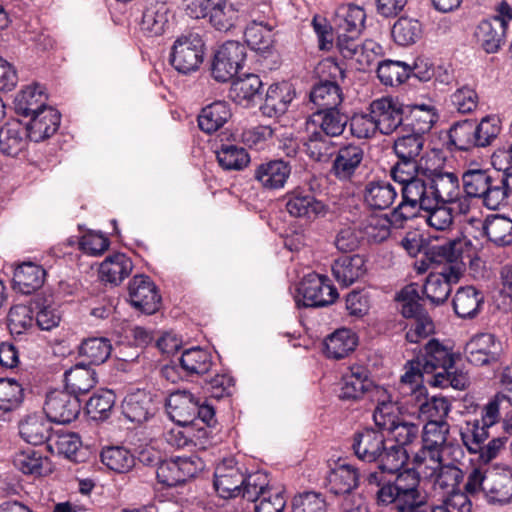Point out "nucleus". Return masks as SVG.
<instances>
[{
	"label": "nucleus",
	"mask_w": 512,
	"mask_h": 512,
	"mask_svg": "<svg viewBox=\"0 0 512 512\" xmlns=\"http://www.w3.org/2000/svg\"><path fill=\"white\" fill-rule=\"evenodd\" d=\"M499 403L496 400L489 401L481 410L480 418L467 420L461 428V440L470 454H478L479 460L488 463L496 458L505 447L508 438L506 436L492 437L491 428L499 421Z\"/></svg>",
	"instance_id": "f257e3e1"
},
{
	"label": "nucleus",
	"mask_w": 512,
	"mask_h": 512,
	"mask_svg": "<svg viewBox=\"0 0 512 512\" xmlns=\"http://www.w3.org/2000/svg\"><path fill=\"white\" fill-rule=\"evenodd\" d=\"M351 449L360 461L376 463L382 472L395 473L404 466L402 448L389 447L384 433L374 428L356 431L351 438Z\"/></svg>",
	"instance_id": "f03ea898"
},
{
	"label": "nucleus",
	"mask_w": 512,
	"mask_h": 512,
	"mask_svg": "<svg viewBox=\"0 0 512 512\" xmlns=\"http://www.w3.org/2000/svg\"><path fill=\"white\" fill-rule=\"evenodd\" d=\"M318 69L320 80L310 91V101L316 110L339 107L343 102V92L338 81L346 78V69L332 57L324 59Z\"/></svg>",
	"instance_id": "7ed1b4c3"
},
{
	"label": "nucleus",
	"mask_w": 512,
	"mask_h": 512,
	"mask_svg": "<svg viewBox=\"0 0 512 512\" xmlns=\"http://www.w3.org/2000/svg\"><path fill=\"white\" fill-rule=\"evenodd\" d=\"M423 183L424 185L422 184L419 190L429 205L432 203H458L460 212L466 213L469 210L455 173L445 172L439 168H429Z\"/></svg>",
	"instance_id": "20e7f679"
},
{
	"label": "nucleus",
	"mask_w": 512,
	"mask_h": 512,
	"mask_svg": "<svg viewBox=\"0 0 512 512\" xmlns=\"http://www.w3.org/2000/svg\"><path fill=\"white\" fill-rule=\"evenodd\" d=\"M205 42L196 32L182 34L174 41L169 54L170 65L183 75L196 72L204 60Z\"/></svg>",
	"instance_id": "39448f33"
},
{
	"label": "nucleus",
	"mask_w": 512,
	"mask_h": 512,
	"mask_svg": "<svg viewBox=\"0 0 512 512\" xmlns=\"http://www.w3.org/2000/svg\"><path fill=\"white\" fill-rule=\"evenodd\" d=\"M338 397L342 401L355 402L364 398L375 400V396L386 397V389L376 385L368 369L361 365L351 366L339 383Z\"/></svg>",
	"instance_id": "423d86ee"
},
{
	"label": "nucleus",
	"mask_w": 512,
	"mask_h": 512,
	"mask_svg": "<svg viewBox=\"0 0 512 512\" xmlns=\"http://www.w3.org/2000/svg\"><path fill=\"white\" fill-rule=\"evenodd\" d=\"M213 365L210 352L200 347H193L182 352L177 361H171L161 369V375L171 382L178 378L188 379L207 374Z\"/></svg>",
	"instance_id": "0eeeda50"
},
{
	"label": "nucleus",
	"mask_w": 512,
	"mask_h": 512,
	"mask_svg": "<svg viewBox=\"0 0 512 512\" xmlns=\"http://www.w3.org/2000/svg\"><path fill=\"white\" fill-rule=\"evenodd\" d=\"M247 57L246 46L238 41L230 40L215 50L210 62L211 77L226 83L233 79L243 68Z\"/></svg>",
	"instance_id": "6e6552de"
},
{
	"label": "nucleus",
	"mask_w": 512,
	"mask_h": 512,
	"mask_svg": "<svg viewBox=\"0 0 512 512\" xmlns=\"http://www.w3.org/2000/svg\"><path fill=\"white\" fill-rule=\"evenodd\" d=\"M338 297L339 293L328 276L312 272L300 282L296 302L298 306L318 308L333 304Z\"/></svg>",
	"instance_id": "1a4fd4ad"
},
{
	"label": "nucleus",
	"mask_w": 512,
	"mask_h": 512,
	"mask_svg": "<svg viewBox=\"0 0 512 512\" xmlns=\"http://www.w3.org/2000/svg\"><path fill=\"white\" fill-rule=\"evenodd\" d=\"M205 468L197 455L163 459L156 469L157 481L165 487H176L196 477Z\"/></svg>",
	"instance_id": "9d476101"
},
{
	"label": "nucleus",
	"mask_w": 512,
	"mask_h": 512,
	"mask_svg": "<svg viewBox=\"0 0 512 512\" xmlns=\"http://www.w3.org/2000/svg\"><path fill=\"white\" fill-rule=\"evenodd\" d=\"M464 353L470 364L496 369L501 364L502 344L494 334L479 333L467 342Z\"/></svg>",
	"instance_id": "9b49d317"
},
{
	"label": "nucleus",
	"mask_w": 512,
	"mask_h": 512,
	"mask_svg": "<svg viewBox=\"0 0 512 512\" xmlns=\"http://www.w3.org/2000/svg\"><path fill=\"white\" fill-rule=\"evenodd\" d=\"M368 111L373 115L378 132L382 135H390L400 128L403 132L405 120V106L392 97H382L373 100Z\"/></svg>",
	"instance_id": "f8f14e48"
},
{
	"label": "nucleus",
	"mask_w": 512,
	"mask_h": 512,
	"mask_svg": "<svg viewBox=\"0 0 512 512\" xmlns=\"http://www.w3.org/2000/svg\"><path fill=\"white\" fill-rule=\"evenodd\" d=\"M246 467L235 458H224L214 471L213 485L216 492L224 499L239 497L244 482Z\"/></svg>",
	"instance_id": "ddd939ff"
},
{
	"label": "nucleus",
	"mask_w": 512,
	"mask_h": 512,
	"mask_svg": "<svg viewBox=\"0 0 512 512\" xmlns=\"http://www.w3.org/2000/svg\"><path fill=\"white\" fill-rule=\"evenodd\" d=\"M43 410L51 422L69 424L78 418L81 400L66 390H54L47 394Z\"/></svg>",
	"instance_id": "4468645a"
},
{
	"label": "nucleus",
	"mask_w": 512,
	"mask_h": 512,
	"mask_svg": "<svg viewBox=\"0 0 512 512\" xmlns=\"http://www.w3.org/2000/svg\"><path fill=\"white\" fill-rule=\"evenodd\" d=\"M460 277V266H444L441 272L430 273L427 276L422 292L433 306H440L447 301L452 285L458 283Z\"/></svg>",
	"instance_id": "2eb2a0df"
},
{
	"label": "nucleus",
	"mask_w": 512,
	"mask_h": 512,
	"mask_svg": "<svg viewBox=\"0 0 512 512\" xmlns=\"http://www.w3.org/2000/svg\"><path fill=\"white\" fill-rule=\"evenodd\" d=\"M131 305L144 314L151 315L161 306V295L155 283L147 275H135L128 285Z\"/></svg>",
	"instance_id": "dca6fc26"
},
{
	"label": "nucleus",
	"mask_w": 512,
	"mask_h": 512,
	"mask_svg": "<svg viewBox=\"0 0 512 512\" xmlns=\"http://www.w3.org/2000/svg\"><path fill=\"white\" fill-rule=\"evenodd\" d=\"M286 198V209L293 217L315 220L326 216L329 210L324 202L316 199L310 189L297 187Z\"/></svg>",
	"instance_id": "f3484780"
},
{
	"label": "nucleus",
	"mask_w": 512,
	"mask_h": 512,
	"mask_svg": "<svg viewBox=\"0 0 512 512\" xmlns=\"http://www.w3.org/2000/svg\"><path fill=\"white\" fill-rule=\"evenodd\" d=\"M401 202L389 214V221L393 228L402 229L405 227L407 221L417 217L420 211H423L428 206L423 194L418 188L409 186L408 188H401Z\"/></svg>",
	"instance_id": "a211bd4d"
},
{
	"label": "nucleus",
	"mask_w": 512,
	"mask_h": 512,
	"mask_svg": "<svg viewBox=\"0 0 512 512\" xmlns=\"http://www.w3.org/2000/svg\"><path fill=\"white\" fill-rule=\"evenodd\" d=\"M156 395L144 389L127 394L122 401L123 416L136 424H142L154 416L157 410Z\"/></svg>",
	"instance_id": "6ab92c4d"
},
{
	"label": "nucleus",
	"mask_w": 512,
	"mask_h": 512,
	"mask_svg": "<svg viewBox=\"0 0 512 512\" xmlns=\"http://www.w3.org/2000/svg\"><path fill=\"white\" fill-rule=\"evenodd\" d=\"M490 173L482 203L486 208L496 210L506 205L512 196V166L504 170L492 169Z\"/></svg>",
	"instance_id": "aec40b11"
},
{
	"label": "nucleus",
	"mask_w": 512,
	"mask_h": 512,
	"mask_svg": "<svg viewBox=\"0 0 512 512\" xmlns=\"http://www.w3.org/2000/svg\"><path fill=\"white\" fill-rule=\"evenodd\" d=\"M165 407L169 418L179 426L195 424L198 397L187 390H176L165 399Z\"/></svg>",
	"instance_id": "412c9836"
},
{
	"label": "nucleus",
	"mask_w": 512,
	"mask_h": 512,
	"mask_svg": "<svg viewBox=\"0 0 512 512\" xmlns=\"http://www.w3.org/2000/svg\"><path fill=\"white\" fill-rule=\"evenodd\" d=\"M363 159L364 149L360 145L344 144L336 151L330 172L340 181H349L356 174Z\"/></svg>",
	"instance_id": "4be33fe9"
},
{
	"label": "nucleus",
	"mask_w": 512,
	"mask_h": 512,
	"mask_svg": "<svg viewBox=\"0 0 512 512\" xmlns=\"http://www.w3.org/2000/svg\"><path fill=\"white\" fill-rule=\"evenodd\" d=\"M262 93L263 82L254 73L239 74L230 88V98L245 108L255 106L262 99Z\"/></svg>",
	"instance_id": "5701e85b"
},
{
	"label": "nucleus",
	"mask_w": 512,
	"mask_h": 512,
	"mask_svg": "<svg viewBox=\"0 0 512 512\" xmlns=\"http://www.w3.org/2000/svg\"><path fill=\"white\" fill-rule=\"evenodd\" d=\"M397 161L390 169V176L393 181L399 183L401 188L413 186L420 189L429 167L424 166L419 159L396 156Z\"/></svg>",
	"instance_id": "b1692460"
},
{
	"label": "nucleus",
	"mask_w": 512,
	"mask_h": 512,
	"mask_svg": "<svg viewBox=\"0 0 512 512\" xmlns=\"http://www.w3.org/2000/svg\"><path fill=\"white\" fill-rule=\"evenodd\" d=\"M484 304V293L472 285L459 287L452 298L453 311L461 319H475Z\"/></svg>",
	"instance_id": "393cba45"
},
{
	"label": "nucleus",
	"mask_w": 512,
	"mask_h": 512,
	"mask_svg": "<svg viewBox=\"0 0 512 512\" xmlns=\"http://www.w3.org/2000/svg\"><path fill=\"white\" fill-rule=\"evenodd\" d=\"M331 270L338 284L348 287L366 274V259L360 254L342 255L333 261Z\"/></svg>",
	"instance_id": "a878e982"
},
{
	"label": "nucleus",
	"mask_w": 512,
	"mask_h": 512,
	"mask_svg": "<svg viewBox=\"0 0 512 512\" xmlns=\"http://www.w3.org/2000/svg\"><path fill=\"white\" fill-rule=\"evenodd\" d=\"M60 123V112L51 107L31 116L29 122L24 127L30 141L41 142L53 136L58 131Z\"/></svg>",
	"instance_id": "bb28decb"
},
{
	"label": "nucleus",
	"mask_w": 512,
	"mask_h": 512,
	"mask_svg": "<svg viewBox=\"0 0 512 512\" xmlns=\"http://www.w3.org/2000/svg\"><path fill=\"white\" fill-rule=\"evenodd\" d=\"M19 435L27 443L38 446L48 443L53 435L51 421L41 413L26 415L19 422Z\"/></svg>",
	"instance_id": "cd10ccee"
},
{
	"label": "nucleus",
	"mask_w": 512,
	"mask_h": 512,
	"mask_svg": "<svg viewBox=\"0 0 512 512\" xmlns=\"http://www.w3.org/2000/svg\"><path fill=\"white\" fill-rule=\"evenodd\" d=\"M420 360L423 371L433 376L438 372L454 369L455 355L438 340L431 339L425 345L424 354L420 357Z\"/></svg>",
	"instance_id": "c85d7f7f"
},
{
	"label": "nucleus",
	"mask_w": 512,
	"mask_h": 512,
	"mask_svg": "<svg viewBox=\"0 0 512 512\" xmlns=\"http://www.w3.org/2000/svg\"><path fill=\"white\" fill-rule=\"evenodd\" d=\"M403 132H414L424 136L438 120L436 108L430 104H413L405 106Z\"/></svg>",
	"instance_id": "c756f323"
},
{
	"label": "nucleus",
	"mask_w": 512,
	"mask_h": 512,
	"mask_svg": "<svg viewBox=\"0 0 512 512\" xmlns=\"http://www.w3.org/2000/svg\"><path fill=\"white\" fill-rule=\"evenodd\" d=\"M367 484L370 487H375L374 492L375 503L379 507H387L394 505L397 512L401 510L403 506V500L400 499V493L393 480L384 474V472H371L366 478Z\"/></svg>",
	"instance_id": "7c9ffc66"
},
{
	"label": "nucleus",
	"mask_w": 512,
	"mask_h": 512,
	"mask_svg": "<svg viewBox=\"0 0 512 512\" xmlns=\"http://www.w3.org/2000/svg\"><path fill=\"white\" fill-rule=\"evenodd\" d=\"M506 29L503 21L483 19L476 26L474 37L476 43L487 53H497L505 41Z\"/></svg>",
	"instance_id": "2f4dec72"
},
{
	"label": "nucleus",
	"mask_w": 512,
	"mask_h": 512,
	"mask_svg": "<svg viewBox=\"0 0 512 512\" xmlns=\"http://www.w3.org/2000/svg\"><path fill=\"white\" fill-rule=\"evenodd\" d=\"M291 165L282 159L260 164L254 171V178L266 189L283 188L291 174Z\"/></svg>",
	"instance_id": "473e14b6"
},
{
	"label": "nucleus",
	"mask_w": 512,
	"mask_h": 512,
	"mask_svg": "<svg viewBox=\"0 0 512 512\" xmlns=\"http://www.w3.org/2000/svg\"><path fill=\"white\" fill-rule=\"evenodd\" d=\"M359 469L347 464H338L326 477V487L334 495L350 494L359 486Z\"/></svg>",
	"instance_id": "72a5a7b5"
},
{
	"label": "nucleus",
	"mask_w": 512,
	"mask_h": 512,
	"mask_svg": "<svg viewBox=\"0 0 512 512\" xmlns=\"http://www.w3.org/2000/svg\"><path fill=\"white\" fill-rule=\"evenodd\" d=\"M28 133L18 120L5 123L0 128V152L3 155L16 157L27 147Z\"/></svg>",
	"instance_id": "f704fd0d"
},
{
	"label": "nucleus",
	"mask_w": 512,
	"mask_h": 512,
	"mask_svg": "<svg viewBox=\"0 0 512 512\" xmlns=\"http://www.w3.org/2000/svg\"><path fill=\"white\" fill-rule=\"evenodd\" d=\"M274 25L267 21L252 20L244 31L245 43L252 50L264 55L272 51L275 43Z\"/></svg>",
	"instance_id": "c9c22d12"
},
{
	"label": "nucleus",
	"mask_w": 512,
	"mask_h": 512,
	"mask_svg": "<svg viewBox=\"0 0 512 512\" xmlns=\"http://www.w3.org/2000/svg\"><path fill=\"white\" fill-rule=\"evenodd\" d=\"M15 112L23 117H31L46 108L47 95L40 84H32L23 88L14 100Z\"/></svg>",
	"instance_id": "e433bc0d"
},
{
	"label": "nucleus",
	"mask_w": 512,
	"mask_h": 512,
	"mask_svg": "<svg viewBox=\"0 0 512 512\" xmlns=\"http://www.w3.org/2000/svg\"><path fill=\"white\" fill-rule=\"evenodd\" d=\"M133 269L131 259L124 253H114L108 256L99 267V279L105 284L118 286Z\"/></svg>",
	"instance_id": "4c0bfd02"
},
{
	"label": "nucleus",
	"mask_w": 512,
	"mask_h": 512,
	"mask_svg": "<svg viewBox=\"0 0 512 512\" xmlns=\"http://www.w3.org/2000/svg\"><path fill=\"white\" fill-rule=\"evenodd\" d=\"M230 105L226 101H214L203 107L198 115V127L206 134H212L221 129L231 118Z\"/></svg>",
	"instance_id": "58836bf2"
},
{
	"label": "nucleus",
	"mask_w": 512,
	"mask_h": 512,
	"mask_svg": "<svg viewBox=\"0 0 512 512\" xmlns=\"http://www.w3.org/2000/svg\"><path fill=\"white\" fill-rule=\"evenodd\" d=\"M45 276L46 271L40 265L32 262L22 263L13 274L14 288L22 294H32L42 287Z\"/></svg>",
	"instance_id": "ea45409f"
},
{
	"label": "nucleus",
	"mask_w": 512,
	"mask_h": 512,
	"mask_svg": "<svg viewBox=\"0 0 512 512\" xmlns=\"http://www.w3.org/2000/svg\"><path fill=\"white\" fill-rule=\"evenodd\" d=\"M64 382L66 391L79 397L97 384V374L91 366L80 363L65 371Z\"/></svg>",
	"instance_id": "a19ab883"
},
{
	"label": "nucleus",
	"mask_w": 512,
	"mask_h": 512,
	"mask_svg": "<svg viewBox=\"0 0 512 512\" xmlns=\"http://www.w3.org/2000/svg\"><path fill=\"white\" fill-rule=\"evenodd\" d=\"M171 11L165 2L151 3L143 11L141 30L148 36H160L169 26Z\"/></svg>",
	"instance_id": "79ce46f5"
},
{
	"label": "nucleus",
	"mask_w": 512,
	"mask_h": 512,
	"mask_svg": "<svg viewBox=\"0 0 512 512\" xmlns=\"http://www.w3.org/2000/svg\"><path fill=\"white\" fill-rule=\"evenodd\" d=\"M398 193L387 180H372L366 183L364 201L372 209L385 210L395 201Z\"/></svg>",
	"instance_id": "37998d69"
},
{
	"label": "nucleus",
	"mask_w": 512,
	"mask_h": 512,
	"mask_svg": "<svg viewBox=\"0 0 512 512\" xmlns=\"http://www.w3.org/2000/svg\"><path fill=\"white\" fill-rule=\"evenodd\" d=\"M485 495L489 503L507 504L512 500V472L488 471Z\"/></svg>",
	"instance_id": "c03bdc74"
},
{
	"label": "nucleus",
	"mask_w": 512,
	"mask_h": 512,
	"mask_svg": "<svg viewBox=\"0 0 512 512\" xmlns=\"http://www.w3.org/2000/svg\"><path fill=\"white\" fill-rule=\"evenodd\" d=\"M312 121L319 127L318 131L332 137H339L345 131L349 116L342 112L339 107L315 110L312 114Z\"/></svg>",
	"instance_id": "a18cd8bd"
},
{
	"label": "nucleus",
	"mask_w": 512,
	"mask_h": 512,
	"mask_svg": "<svg viewBox=\"0 0 512 512\" xmlns=\"http://www.w3.org/2000/svg\"><path fill=\"white\" fill-rule=\"evenodd\" d=\"M292 101L290 88L286 83L271 84L260 106L261 113L269 118L283 115Z\"/></svg>",
	"instance_id": "49530a36"
},
{
	"label": "nucleus",
	"mask_w": 512,
	"mask_h": 512,
	"mask_svg": "<svg viewBox=\"0 0 512 512\" xmlns=\"http://www.w3.org/2000/svg\"><path fill=\"white\" fill-rule=\"evenodd\" d=\"M358 344V338L350 329H338L324 341V352L328 358L343 359L352 353Z\"/></svg>",
	"instance_id": "de8ad7c7"
},
{
	"label": "nucleus",
	"mask_w": 512,
	"mask_h": 512,
	"mask_svg": "<svg viewBox=\"0 0 512 512\" xmlns=\"http://www.w3.org/2000/svg\"><path fill=\"white\" fill-rule=\"evenodd\" d=\"M401 469L402 467L394 473L396 475L392 480L397 486L403 504L407 505L425 499L419 491L420 473L416 467Z\"/></svg>",
	"instance_id": "09e8293b"
},
{
	"label": "nucleus",
	"mask_w": 512,
	"mask_h": 512,
	"mask_svg": "<svg viewBox=\"0 0 512 512\" xmlns=\"http://www.w3.org/2000/svg\"><path fill=\"white\" fill-rule=\"evenodd\" d=\"M112 352L111 341L106 337H88L78 346V354L87 361V365L105 363Z\"/></svg>",
	"instance_id": "8fccbe9b"
},
{
	"label": "nucleus",
	"mask_w": 512,
	"mask_h": 512,
	"mask_svg": "<svg viewBox=\"0 0 512 512\" xmlns=\"http://www.w3.org/2000/svg\"><path fill=\"white\" fill-rule=\"evenodd\" d=\"M405 367L406 372L401 376V389L404 393L410 392L411 400L406 401L409 404L413 400H419L426 393V388L422 384L426 373L423 371L420 357L408 361Z\"/></svg>",
	"instance_id": "3c124183"
},
{
	"label": "nucleus",
	"mask_w": 512,
	"mask_h": 512,
	"mask_svg": "<svg viewBox=\"0 0 512 512\" xmlns=\"http://www.w3.org/2000/svg\"><path fill=\"white\" fill-rule=\"evenodd\" d=\"M423 35L422 23L413 17L401 16L392 26L391 36L399 46H411L417 43Z\"/></svg>",
	"instance_id": "603ef678"
},
{
	"label": "nucleus",
	"mask_w": 512,
	"mask_h": 512,
	"mask_svg": "<svg viewBox=\"0 0 512 512\" xmlns=\"http://www.w3.org/2000/svg\"><path fill=\"white\" fill-rule=\"evenodd\" d=\"M101 462L111 471L127 473L136 464L135 455L124 446H106L100 453Z\"/></svg>",
	"instance_id": "864d4df0"
},
{
	"label": "nucleus",
	"mask_w": 512,
	"mask_h": 512,
	"mask_svg": "<svg viewBox=\"0 0 512 512\" xmlns=\"http://www.w3.org/2000/svg\"><path fill=\"white\" fill-rule=\"evenodd\" d=\"M394 438V441L387 440L389 447H401L405 454L404 465L409 460V452L406 449V446L413 444L418 441L420 437V429L419 425L401 421L399 419L395 421H391L389 424V431Z\"/></svg>",
	"instance_id": "5fc2aeb1"
},
{
	"label": "nucleus",
	"mask_w": 512,
	"mask_h": 512,
	"mask_svg": "<svg viewBox=\"0 0 512 512\" xmlns=\"http://www.w3.org/2000/svg\"><path fill=\"white\" fill-rule=\"evenodd\" d=\"M474 120L465 119L453 123L448 131V148L470 151L476 148Z\"/></svg>",
	"instance_id": "6e6d98bb"
},
{
	"label": "nucleus",
	"mask_w": 512,
	"mask_h": 512,
	"mask_svg": "<svg viewBox=\"0 0 512 512\" xmlns=\"http://www.w3.org/2000/svg\"><path fill=\"white\" fill-rule=\"evenodd\" d=\"M332 138L317 129L312 131L304 142L306 154L316 162H327L335 154Z\"/></svg>",
	"instance_id": "4d7b16f0"
},
{
	"label": "nucleus",
	"mask_w": 512,
	"mask_h": 512,
	"mask_svg": "<svg viewBox=\"0 0 512 512\" xmlns=\"http://www.w3.org/2000/svg\"><path fill=\"white\" fill-rule=\"evenodd\" d=\"M215 153L219 166L225 171H240L250 163L246 149L235 144L222 143Z\"/></svg>",
	"instance_id": "13d9d810"
},
{
	"label": "nucleus",
	"mask_w": 512,
	"mask_h": 512,
	"mask_svg": "<svg viewBox=\"0 0 512 512\" xmlns=\"http://www.w3.org/2000/svg\"><path fill=\"white\" fill-rule=\"evenodd\" d=\"M484 233L496 246L512 244V219L504 215H492L485 220Z\"/></svg>",
	"instance_id": "bf43d9fd"
},
{
	"label": "nucleus",
	"mask_w": 512,
	"mask_h": 512,
	"mask_svg": "<svg viewBox=\"0 0 512 512\" xmlns=\"http://www.w3.org/2000/svg\"><path fill=\"white\" fill-rule=\"evenodd\" d=\"M7 325L14 337H20L33 331L35 328L33 308L23 304L12 306L7 316Z\"/></svg>",
	"instance_id": "052dcab7"
},
{
	"label": "nucleus",
	"mask_w": 512,
	"mask_h": 512,
	"mask_svg": "<svg viewBox=\"0 0 512 512\" xmlns=\"http://www.w3.org/2000/svg\"><path fill=\"white\" fill-rule=\"evenodd\" d=\"M366 14L363 8L354 5H342L335 13V24L342 33L358 34L365 22Z\"/></svg>",
	"instance_id": "680f3d73"
},
{
	"label": "nucleus",
	"mask_w": 512,
	"mask_h": 512,
	"mask_svg": "<svg viewBox=\"0 0 512 512\" xmlns=\"http://www.w3.org/2000/svg\"><path fill=\"white\" fill-rule=\"evenodd\" d=\"M459 242L447 241L443 244L427 245L425 249V259L429 264L447 263L446 266H460L459 261L462 257V251L458 246Z\"/></svg>",
	"instance_id": "e2e57ef3"
},
{
	"label": "nucleus",
	"mask_w": 512,
	"mask_h": 512,
	"mask_svg": "<svg viewBox=\"0 0 512 512\" xmlns=\"http://www.w3.org/2000/svg\"><path fill=\"white\" fill-rule=\"evenodd\" d=\"M421 299L416 283L404 286L395 296V301L400 305V313L407 319L423 315L427 312L420 303Z\"/></svg>",
	"instance_id": "0e129e2a"
},
{
	"label": "nucleus",
	"mask_w": 512,
	"mask_h": 512,
	"mask_svg": "<svg viewBox=\"0 0 512 512\" xmlns=\"http://www.w3.org/2000/svg\"><path fill=\"white\" fill-rule=\"evenodd\" d=\"M244 482L241 486L239 496L250 502H257L261 497L266 496L273 489L269 486L267 473L255 471L247 474L245 472Z\"/></svg>",
	"instance_id": "69168bd1"
},
{
	"label": "nucleus",
	"mask_w": 512,
	"mask_h": 512,
	"mask_svg": "<svg viewBox=\"0 0 512 512\" xmlns=\"http://www.w3.org/2000/svg\"><path fill=\"white\" fill-rule=\"evenodd\" d=\"M24 388L13 378H0V410L4 413L13 412L21 407L24 401Z\"/></svg>",
	"instance_id": "338daca9"
},
{
	"label": "nucleus",
	"mask_w": 512,
	"mask_h": 512,
	"mask_svg": "<svg viewBox=\"0 0 512 512\" xmlns=\"http://www.w3.org/2000/svg\"><path fill=\"white\" fill-rule=\"evenodd\" d=\"M418 406L419 415L427 421H446L451 406L445 397L432 396L428 398L426 393L419 400H414Z\"/></svg>",
	"instance_id": "774afa93"
}]
</instances>
